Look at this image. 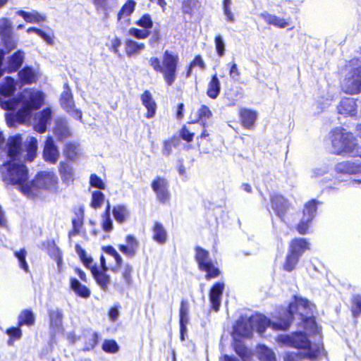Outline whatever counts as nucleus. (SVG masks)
<instances>
[{
  "label": "nucleus",
  "mask_w": 361,
  "mask_h": 361,
  "mask_svg": "<svg viewBox=\"0 0 361 361\" xmlns=\"http://www.w3.org/2000/svg\"><path fill=\"white\" fill-rule=\"evenodd\" d=\"M152 187L160 202L166 203L169 201L170 194L168 190V183L166 179L159 177L157 178L152 182Z\"/></svg>",
  "instance_id": "obj_11"
},
{
  "label": "nucleus",
  "mask_w": 361,
  "mask_h": 361,
  "mask_svg": "<svg viewBox=\"0 0 361 361\" xmlns=\"http://www.w3.org/2000/svg\"><path fill=\"white\" fill-rule=\"evenodd\" d=\"M311 221L310 219L302 216L300 222L297 226L298 233L301 235L305 234L310 228Z\"/></svg>",
  "instance_id": "obj_54"
},
{
  "label": "nucleus",
  "mask_w": 361,
  "mask_h": 361,
  "mask_svg": "<svg viewBox=\"0 0 361 361\" xmlns=\"http://www.w3.org/2000/svg\"><path fill=\"white\" fill-rule=\"evenodd\" d=\"M202 128V133L200 135V137H197V139H200V141L198 142V146L200 148V150L201 152L203 153H208L209 151V149L202 146L203 140H207L208 141H210V130L208 129L209 126V123H207V125H201Z\"/></svg>",
  "instance_id": "obj_45"
},
{
  "label": "nucleus",
  "mask_w": 361,
  "mask_h": 361,
  "mask_svg": "<svg viewBox=\"0 0 361 361\" xmlns=\"http://www.w3.org/2000/svg\"><path fill=\"white\" fill-rule=\"evenodd\" d=\"M221 90L220 81L216 75H214L208 83L207 94L211 99H216Z\"/></svg>",
  "instance_id": "obj_33"
},
{
  "label": "nucleus",
  "mask_w": 361,
  "mask_h": 361,
  "mask_svg": "<svg viewBox=\"0 0 361 361\" xmlns=\"http://www.w3.org/2000/svg\"><path fill=\"white\" fill-rule=\"evenodd\" d=\"M128 34L136 39H144L149 37L150 32L147 30L132 27L128 30Z\"/></svg>",
  "instance_id": "obj_52"
},
{
  "label": "nucleus",
  "mask_w": 361,
  "mask_h": 361,
  "mask_svg": "<svg viewBox=\"0 0 361 361\" xmlns=\"http://www.w3.org/2000/svg\"><path fill=\"white\" fill-rule=\"evenodd\" d=\"M28 146L27 147V159L31 161L34 159L37 148V140L36 138L31 137L27 140Z\"/></svg>",
  "instance_id": "obj_50"
},
{
  "label": "nucleus",
  "mask_w": 361,
  "mask_h": 361,
  "mask_svg": "<svg viewBox=\"0 0 361 361\" xmlns=\"http://www.w3.org/2000/svg\"><path fill=\"white\" fill-rule=\"evenodd\" d=\"M176 145V142L173 139L164 141L162 154L166 157L169 156L172 152L173 147H175Z\"/></svg>",
  "instance_id": "obj_57"
},
{
  "label": "nucleus",
  "mask_w": 361,
  "mask_h": 361,
  "mask_svg": "<svg viewBox=\"0 0 361 361\" xmlns=\"http://www.w3.org/2000/svg\"><path fill=\"white\" fill-rule=\"evenodd\" d=\"M35 324V316L33 312L29 310H23L18 316V325L32 326Z\"/></svg>",
  "instance_id": "obj_40"
},
{
  "label": "nucleus",
  "mask_w": 361,
  "mask_h": 361,
  "mask_svg": "<svg viewBox=\"0 0 361 361\" xmlns=\"http://www.w3.org/2000/svg\"><path fill=\"white\" fill-rule=\"evenodd\" d=\"M18 75L22 82L25 84L33 82L36 77L35 71L30 67H25L22 69L18 73Z\"/></svg>",
  "instance_id": "obj_43"
},
{
  "label": "nucleus",
  "mask_w": 361,
  "mask_h": 361,
  "mask_svg": "<svg viewBox=\"0 0 361 361\" xmlns=\"http://www.w3.org/2000/svg\"><path fill=\"white\" fill-rule=\"evenodd\" d=\"M137 26L143 27L145 30H149L153 26V21L149 14H144L139 20L135 23Z\"/></svg>",
  "instance_id": "obj_51"
},
{
  "label": "nucleus",
  "mask_w": 361,
  "mask_h": 361,
  "mask_svg": "<svg viewBox=\"0 0 361 361\" xmlns=\"http://www.w3.org/2000/svg\"><path fill=\"white\" fill-rule=\"evenodd\" d=\"M131 273H132V267L128 264L126 265L123 269L122 276H123V278L126 283L128 286H130L132 283Z\"/></svg>",
  "instance_id": "obj_63"
},
{
  "label": "nucleus",
  "mask_w": 361,
  "mask_h": 361,
  "mask_svg": "<svg viewBox=\"0 0 361 361\" xmlns=\"http://www.w3.org/2000/svg\"><path fill=\"white\" fill-rule=\"evenodd\" d=\"M112 214L116 221L123 224L129 217V211L124 205H117L113 208Z\"/></svg>",
  "instance_id": "obj_35"
},
{
  "label": "nucleus",
  "mask_w": 361,
  "mask_h": 361,
  "mask_svg": "<svg viewBox=\"0 0 361 361\" xmlns=\"http://www.w3.org/2000/svg\"><path fill=\"white\" fill-rule=\"evenodd\" d=\"M224 289V283H216L210 290L209 293V300L212 305V309L217 312L219 310L221 305V298Z\"/></svg>",
  "instance_id": "obj_16"
},
{
  "label": "nucleus",
  "mask_w": 361,
  "mask_h": 361,
  "mask_svg": "<svg viewBox=\"0 0 361 361\" xmlns=\"http://www.w3.org/2000/svg\"><path fill=\"white\" fill-rule=\"evenodd\" d=\"M92 2L97 10L106 12L109 8L108 0H92Z\"/></svg>",
  "instance_id": "obj_64"
},
{
  "label": "nucleus",
  "mask_w": 361,
  "mask_h": 361,
  "mask_svg": "<svg viewBox=\"0 0 361 361\" xmlns=\"http://www.w3.org/2000/svg\"><path fill=\"white\" fill-rule=\"evenodd\" d=\"M15 257L18 259L20 267L23 269L25 272L29 271V267L25 260L27 255V251L23 248L19 251H16L14 253Z\"/></svg>",
  "instance_id": "obj_48"
},
{
  "label": "nucleus",
  "mask_w": 361,
  "mask_h": 361,
  "mask_svg": "<svg viewBox=\"0 0 361 361\" xmlns=\"http://www.w3.org/2000/svg\"><path fill=\"white\" fill-rule=\"evenodd\" d=\"M105 252L115 259L116 264L119 267L122 263V258L120 255L117 252V251L112 246H107L104 248Z\"/></svg>",
  "instance_id": "obj_58"
},
{
  "label": "nucleus",
  "mask_w": 361,
  "mask_h": 361,
  "mask_svg": "<svg viewBox=\"0 0 361 361\" xmlns=\"http://www.w3.org/2000/svg\"><path fill=\"white\" fill-rule=\"evenodd\" d=\"M260 16L269 25H272L279 28H284L288 25V23L284 18L272 15L267 11L262 13Z\"/></svg>",
  "instance_id": "obj_30"
},
{
  "label": "nucleus",
  "mask_w": 361,
  "mask_h": 361,
  "mask_svg": "<svg viewBox=\"0 0 361 361\" xmlns=\"http://www.w3.org/2000/svg\"><path fill=\"white\" fill-rule=\"evenodd\" d=\"M337 172L345 173H356L361 172V164L355 161H342L336 165Z\"/></svg>",
  "instance_id": "obj_24"
},
{
  "label": "nucleus",
  "mask_w": 361,
  "mask_h": 361,
  "mask_svg": "<svg viewBox=\"0 0 361 361\" xmlns=\"http://www.w3.org/2000/svg\"><path fill=\"white\" fill-rule=\"evenodd\" d=\"M319 204V202L315 200H312L307 202L305 204V208L303 210V216L310 219V220L312 221L313 218L315 216L317 212V206Z\"/></svg>",
  "instance_id": "obj_42"
},
{
  "label": "nucleus",
  "mask_w": 361,
  "mask_h": 361,
  "mask_svg": "<svg viewBox=\"0 0 361 361\" xmlns=\"http://www.w3.org/2000/svg\"><path fill=\"white\" fill-rule=\"evenodd\" d=\"M329 171V168L326 165H322L318 167L314 168L311 171V177L312 178H318L324 174H326Z\"/></svg>",
  "instance_id": "obj_61"
},
{
  "label": "nucleus",
  "mask_w": 361,
  "mask_h": 361,
  "mask_svg": "<svg viewBox=\"0 0 361 361\" xmlns=\"http://www.w3.org/2000/svg\"><path fill=\"white\" fill-rule=\"evenodd\" d=\"M189 305L186 300H182L180 307V329L181 334V339L183 340V334L186 331V325L189 321L188 317Z\"/></svg>",
  "instance_id": "obj_28"
},
{
  "label": "nucleus",
  "mask_w": 361,
  "mask_h": 361,
  "mask_svg": "<svg viewBox=\"0 0 361 361\" xmlns=\"http://www.w3.org/2000/svg\"><path fill=\"white\" fill-rule=\"evenodd\" d=\"M126 245H119L120 251L128 257H134L139 246L138 241L134 236L128 235L126 238Z\"/></svg>",
  "instance_id": "obj_18"
},
{
  "label": "nucleus",
  "mask_w": 361,
  "mask_h": 361,
  "mask_svg": "<svg viewBox=\"0 0 361 361\" xmlns=\"http://www.w3.org/2000/svg\"><path fill=\"white\" fill-rule=\"evenodd\" d=\"M16 87L15 80L11 77H6L0 83V94L4 97H9L15 92Z\"/></svg>",
  "instance_id": "obj_32"
},
{
  "label": "nucleus",
  "mask_w": 361,
  "mask_h": 361,
  "mask_svg": "<svg viewBox=\"0 0 361 361\" xmlns=\"http://www.w3.org/2000/svg\"><path fill=\"white\" fill-rule=\"evenodd\" d=\"M195 259L198 263L200 270L206 271V279L209 280L216 278L219 275V270L215 267L209 257V252L197 247L196 248Z\"/></svg>",
  "instance_id": "obj_7"
},
{
  "label": "nucleus",
  "mask_w": 361,
  "mask_h": 361,
  "mask_svg": "<svg viewBox=\"0 0 361 361\" xmlns=\"http://www.w3.org/2000/svg\"><path fill=\"white\" fill-rule=\"evenodd\" d=\"M277 341L298 350V352L287 353L284 361H298L301 357L313 359L324 354L322 342L311 341L301 331L295 332L291 335H279Z\"/></svg>",
  "instance_id": "obj_3"
},
{
  "label": "nucleus",
  "mask_w": 361,
  "mask_h": 361,
  "mask_svg": "<svg viewBox=\"0 0 361 361\" xmlns=\"http://www.w3.org/2000/svg\"><path fill=\"white\" fill-rule=\"evenodd\" d=\"M198 119L197 121L200 125H207L209 123V120L212 117V112L206 105H201L197 110Z\"/></svg>",
  "instance_id": "obj_36"
},
{
  "label": "nucleus",
  "mask_w": 361,
  "mask_h": 361,
  "mask_svg": "<svg viewBox=\"0 0 361 361\" xmlns=\"http://www.w3.org/2000/svg\"><path fill=\"white\" fill-rule=\"evenodd\" d=\"M0 37L5 46L8 49H12L16 47L13 39L12 23L6 18L0 19Z\"/></svg>",
  "instance_id": "obj_10"
},
{
  "label": "nucleus",
  "mask_w": 361,
  "mask_h": 361,
  "mask_svg": "<svg viewBox=\"0 0 361 361\" xmlns=\"http://www.w3.org/2000/svg\"><path fill=\"white\" fill-rule=\"evenodd\" d=\"M242 125L247 129L252 128L257 117L256 111L243 108L239 112Z\"/></svg>",
  "instance_id": "obj_20"
},
{
  "label": "nucleus",
  "mask_w": 361,
  "mask_h": 361,
  "mask_svg": "<svg viewBox=\"0 0 361 361\" xmlns=\"http://www.w3.org/2000/svg\"><path fill=\"white\" fill-rule=\"evenodd\" d=\"M105 196L100 191H94L92 194L91 207L94 209L100 208L104 202Z\"/></svg>",
  "instance_id": "obj_49"
},
{
  "label": "nucleus",
  "mask_w": 361,
  "mask_h": 361,
  "mask_svg": "<svg viewBox=\"0 0 361 361\" xmlns=\"http://www.w3.org/2000/svg\"><path fill=\"white\" fill-rule=\"evenodd\" d=\"M49 315L51 327L56 330L59 329L62 325V312L58 309L51 310L49 312Z\"/></svg>",
  "instance_id": "obj_37"
},
{
  "label": "nucleus",
  "mask_w": 361,
  "mask_h": 361,
  "mask_svg": "<svg viewBox=\"0 0 361 361\" xmlns=\"http://www.w3.org/2000/svg\"><path fill=\"white\" fill-rule=\"evenodd\" d=\"M59 173L62 182L66 185L73 183L75 180V173L73 166L69 163L61 161L59 165Z\"/></svg>",
  "instance_id": "obj_14"
},
{
  "label": "nucleus",
  "mask_w": 361,
  "mask_h": 361,
  "mask_svg": "<svg viewBox=\"0 0 361 361\" xmlns=\"http://www.w3.org/2000/svg\"><path fill=\"white\" fill-rule=\"evenodd\" d=\"M235 353L242 358L243 361H248L250 357V350L240 341H235L234 343Z\"/></svg>",
  "instance_id": "obj_46"
},
{
  "label": "nucleus",
  "mask_w": 361,
  "mask_h": 361,
  "mask_svg": "<svg viewBox=\"0 0 361 361\" xmlns=\"http://www.w3.org/2000/svg\"><path fill=\"white\" fill-rule=\"evenodd\" d=\"M78 152L79 146L75 143L70 142L66 145L64 154L68 159L74 161L78 157Z\"/></svg>",
  "instance_id": "obj_47"
},
{
  "label": "nucleus",
  "mask_w": 361,
  "mask_h": 361,
  "mask_svg": "<svg viewBox=\"0 0 361 361\" xmlns=\"http://www.w3.org/2000/svg\"><path fill=\"white\" fill-rule=\"evenodd\" d=\"M300 258V257L288 250L283 269L287 271H292L295 268Z\"/></svg>",
  "instance_id": "obj_44"
},
{
  "label": "nucleus",
  "mask_w": 361,
  "mask_h": 361,
  "mask_svg": "<svg viewBox=\"0 0 361 361\" xmlns=\"http://www.w3.org/2000/svg\"><path fill=\"white\" fill-rule=\"evenodd\" d=\"M90 184L91 186L98 188V189H105V183L102 180L101 178H99L96 174H91L90 177Z\"/></svg>",
  "instance_id": "obj_56"
},
{
  "label": "nucleus",
  "mask_w": 361,
  "mask_h": 361,
  "mask_svg": "<svg viewBox=\"0 0 361 361\" xmlns=\"http://www.w3.org/2000/svg\"><path fill=\"white\" fill-rule=\"evenodd\" d=\"M215 46L217 54L219 56H223L225 53V43L220 35H216L215 37Z\"/></svg>",
  "instance_id": "obj_55"
},
{
  "label": "nucleus",
  "mask_w": 361,
  "mask_h": 361,
  "mask_svg": "<svg viewBox=\"0 0 361 361\" xmlns=\"http://www.w3.org/2000/svg\"><path fill=\"white\" fill-rule=\"evenodd\" d=\"M51 118V110L50 108H47L39 112L35 117V130L39 133H44L47 130V125L49 123Z\"/></svg>",
  "instance_id": "obj_12"
},
{
  "label": "nucleus",
  "mask_w": 361,
  "mask_h": 361,
  "mask_svg": "<svg viewBox=\"0 0 361 361\" xmlns=\"http://www.w3.org/2000/svg\"><path fill=\"white\" fill-rule=\"evenodd\" d=\"M273 321L262 314H256L250 318L247 322L239 321L234 326L233 334L241 337H250L252 331L255 329L259 334H262L267 327L272 329Z\"/></svg>",
  "instance_id": "obj_6"
},
{
  "label": "nucleus",
  "mask_w": 361,
  "mask_h": 361,
  "mask_svg": "<svg viewBox=\"0 0 361 361\" xmlns=\"http://www.w3.org/2000/svg\"><path fill=\"white\" fill-rule=\"evenodd\" d=\"M60 104L71 116L82 120V112L75 108L73 93L67 83L63 85V91L61 94Z\"/></svg>",
  "instance_id": "obj_8"
},
{
  "label": "nucleus",
  "mask_w": 361,
  "mask_h": 361,
  "mask_svg": "<svg viewBox=\"0 0 361 361\" xmlns=\"http://www.w3.org/2000/svg\"><path fill=\"white\" fill-rule=\"evenodd\" d=\"M71 288L78 296L82 298H87L90 295V290L76 279H71Z\"/></svg>",
  "instance_id": "obj_34"
},
{
  "label": "nucleus",
  "mask_w": 361,
  "mask_h": 361,
  "mask_svg": "<svg viewBox=\"0 0 361 361\" xmlns=\"http://www.w3.org/2000/svg\"><path fill=\"white\" fill-rule=\"evenodd\" d=\"M145 49L143 42H138L132 39H127L125 41V51L128 56H135L140 54Z\"/></svg>",
  "instance_id": "obj_21"
},
{
  "label": "nucleus",
  "mask_w": 361,
  "mask_h": 361,
  "mask_svg": "<svg viewBox=\"0 0 361 361\" xmlns=\"http://www.w3.org/2000/svg\"><path fill=\"white\" fill-rule=\"evenodd\" d=\"M54 133L60 140H63L71 135V132L66 119L60 118L56 120Z\"/></svg>",
  "instance_id": "obj_23"
},
{
  "label": "nucleus",
  "mask_w": 361,
  "mask_h": 361,
  "mask_svg": "<svg viewBox=\"0 0 361 361\" xmlns=\"http://www.w3.org/2000/svg\"><path fill=\"white\" fill-rule=\"evenodd\" d=\"M330 134L333 152L335 154L345 152L352 156L357 154L356 151L358 146L351 133L343 128H336L332 130Z\"/></svg>",
  "instance_id": "obj_5"
},
{
  "label": "nucleus",
  "mask_w": 361,
  "mask_h": 361,
  "mask_svg": "<svg viewBox=\"0 0 361 361\" xmlns=\"http://www.w3.org/2000/svg\"><path fill=\"white\" fill-rule=\"evenodd\" d=\"M24 60V53L18 51L13 56H11L8 61L7 65V69L8 72H15L22 65Z\"/></svg>",
  "instance_id": "obj_31"
},
{
  "label": "nucleus",
  "mask_w": 361,
  "mask_h": 361,
  "mask_svg": "<svg viewBox=\"0 0 361 361\" xmlns=\"http://www.w3.org/2000/svg\"><path fill=\"white\" fill-rule=\"evenodd\" d=\"M43 156L46 161L51 164L56 163L59 159V152L58 148L54 143V139L51 136L47 137Z\"/></svg>",
  "instance_id": "obj_13"
},
{
  "label": "nucleus",
  "mask_w": 361,
  "mask_h": 361,
  "mask_svg": "<svg viewBox=\"0 0 361 361\" xmlns=\"http://www.w3.org/2000/svg\"><path fill=\"white\" fill-rule=\"evenodd\" d=\"M91 272L98 285L103 290H106L110 283V276L104 270L99 271L97 267H91Z\"/></svg>",
  "instance_id": "obj_27"
},
{
  "label": "nucleus",
  "mask_w": 361,
  "mask_h": 361,
  "mask_svg": "<svg viewBox=\"0 0 361 361\" xmlns=\"http://www.w3.org/2000/svg\"><path fill=\"white\" fill-rule=\"evenodd\" d=\"M141 100L142 104L147 110L146 117L148 118H152L156 113V103L152 98V94L147 90L145 91L141 95Z\"/></svg>",
  "instance_id": "obj_25"
},
{
  "label": "nucleus",
  "mask_w": 361,
  "mask_h": 361,
  "mask_svg": "<svg viewBox=\"0 0 361 361\" xmlns=\"http://www.w3.org/2000/svg\"><path fill=\"white\" fill-rule=\"evenodd\" d=\"M257 353L261 361H276L274 352L264 345H259L257 348Z\"/></svg>",
  "instance_id": "obj_38"
},
{
  "label": "nucleus",
  "mask_w": 361,
  "mask_h": 361,
  "mask_svg": "<svg viewBox=\"0 0 361 361\" xmlns=\"http://www.w3.org/2000/svg\"><path fill=\"white\" fill-rule=\"evenodd\" d=\"M353 302L355 305L353 307V314L355 317H357L361 314V295H357L354 296Z\"/></svg>",
  "instance_id": "obj_60"
},
{
  "label": "nucleus",
  "mask_w": 361,
  "mask_h": 361,
  "mask_svg": "<svg viewBox=\"0 0 361 361\" xmlns=\"http://www.w3.org/2000/svg\"><path fill=\"white\" fill-rule=\"evenodd\" d=\"M315 307L306 299L295 297V301L289 305L288 309L279 313V317L276 321H273L272 329L286 331L290 326L293 317L298 315L302 322V326L306 333L312 334L314 336V342H322L320 329L317 326L313 313ZM302 334V332H301ZM307 337V336H305Z\"/></svg>",
  "instance_id": "obj_2"
},
{
  "label": "nucleus",
  "mask_w": 361,
  "mask_h": 361,
  "mask_svg": "<svg viewBox=\"0 0 361 361\" xmlns=\"http://www.w3.org/2000/svg\"><path fill=\"white\" fill-rule=\"evenodd\" d=\"M152 238L159 244H164L167 240V232L159 222H155L152 228Z\"/></svg>",
  "instance_id": "obj_29"
},
{
  "label": "nucleus",
  "mask_w": 361,
  "mask_h": 361,
  "mask_svg": "<svg viewBox=\"0 0 361 361\" xmlns=\"http://www.w3.org/2000/svg\"><path fill=\"white\" fill-rule=\"evenodd\" d=\"M102 349L105 352L114 353L118 350V346L115 341L106 340L102 345Z\"/></svg>",
  "instance_id": "obj_53"
},
{
  "label": "nucleus",
  "mask_w": 361,
  "mask_h": 361,
  "mask_svg": "<svg viewBox=\"0 0 361 361\" xmlns=\"http://www.w3.org/2000/svg\"><path fill=\"white\" fill-rule=\"evenodd\" d=\"M149 63L153 69L162 73L164 80L168 86H171L176 79L178 56L169 51H165L162 61L157 57H151Z\"/></svg>",
  "instance_id": "obj_4"
},
{
  "label": "nucleus",
  "mask_w": 361,
  "mask_h": 361,
  "mask_svg": "<svg viewBox=\"0 0 361 361\" xmlns=\"http://www.w3.org/2000/svg\"><path fill=\"white\" fill-rule=\"evenodd\" d=\"M271 201L272 209L275 211L276 215L281 219H283L289 209L290 204L283 197L279 195L272 196Z\"/></svg>",
  "instance_id": "obj_15"
},
{
  "label": "nucleus",
  "mask_w": 361,
  "mask_h": 361,
  "mask_svg": "<svg viewBox=\"0 0 361 361\" xmlns=\"http://www.w3.org/2000/svg\"><path fill=\"white\" fill-rule=\"evenodd\" d=\"M102 228L105 232H110L113 230V222L111 216H102Z\"/></svg>",
  "instance_id": "obj_59"
},
{
  "label": "nucleus",
  "mask_w": 361,
  "mask_h": 361,
  "mask_svg": "<svg viewBox=\"0 0 361 361\" xmlns=\"http://www.w3.org/2000/svg\"><path fill=\"white\" fill-rule=\"evenodd\" d=\"M343 92L354 94L361 92V67L354 69L342 82Z\"/></svg>",
  "instance_id": "obj_9"
},
{
  "label": "nucleus",
  "mask_w": 361,
  "mask_h": 361,
  "mask_svg": "<svg viewBox=\"0 0 361 361\" xmlns=\"http://www.w3.org/2000/svg\"><path fill=\"white\" fill-rule=\"evenodd\" d=\"M85 346L83 350H92L98 341V334L96 332H87L84 334Z\"/></svg>",
  "instance_id": "obj_41"
},
{
  "label": "nucleus",
  "mask_w": 361,
  "mask_h": 361,
  "mask_svg": "<svg viewBox=\"0 0 361 361\" xmlns=\"http://www.w3.org/2000/svg\"><path fill=\"white\" fill-rule=\"evenodd\" d=\"M309 249V243L305 239L295 238L291 240L288 250L301 257L302 254Z\"/></svg>",
  "instance_id": "obj_26"
},
{
  "label": "nucleus",
  "mask_w": 361,
  "mask_h": 361,
  "mask_svg": "<svg viewBox=\"0 0 361 361\" xmlns=\"http://www.w3.org/2000/svg\"><path fill=\"white\" fill-rule=\"evenodd\" d=\"M37 35L43 39L47 44H53L54 35L51 31L45 32L43 30H39V31H37Z\"/></svg>",
  "instance_id": "obj_62"
},
{
  "label": "nucleus",
  "mask_w": 361,
  "mask_h": 361,
  "mask_svg": "<svg viewBox=\"0 0 361 361\" xmlns=\"http://www.w3.org/2000/svg\"><path fill=\"white\" fill-rule=\"evenodd\" d=\"M338 111L346 116H355L357 114V104L353 98L343 99L338 106Z\"/></svg>",
  "instance_id": "obj_19"
},
{
  "label": "nucleus",
  "mask_w": 361,
  "mask_h": 361,
  "mask_svg": "<svg viewBox=\"0 0 361 361\" xmlns=\"http://www.w3.org/2000/svg\"><path fill=\"white\" fill-rule=\"evenodd\" d=\"M16 13L23 17L27 23H37L44 20V17L35 11L29 13L20 10Z\"/></svg>",
  "instance_id": "obj_39"
},
{
  "label": "nucleus",
  "mask_w": 361,
  "mask_h": 361,
  "mask_svg": "<svg viewBox=\"0 0 361 361\" xmlns=\"http://www.w3.org/2000/svg\"><path fill=\"white\" fill-rule=\"evenodd\" d=\"M3 180L11 185H17L19 190L27 197L34 199L40 190L55 191L58 185V177L52 171H42L37 173L35 180L27 181V169L23 164L9 161L1 168Z\"/></svg>",
  "instance_id": "obj_1"
},
{
  "label": "nucleus",
  "mask_w": 361,
  "mask_h": 361,
  "mask_svg": "<svg viewBox=\"0 0 361 361\" xmlns=\"http://www.w3.org/2000/svg\"><path fill=\"white\" fill-rule=\"evenodd\" d=\"M135 5L136 2L133 0L127 1L118 13V21L121 23L124 22L128 23L130 21L129 17L134 12Z\"/></svg>",
  "instance_id": "obj_22"
},
{
  "label": "nucleus",
  "mask_w": 361,
  "mask_h": 361,
  "mask_svg": "<svg viewBox=\"0 0 361 361\" xmlns=\"http://www.w3.org/2000/svg\"><path fill=\"white\" fill-rule=\"evenodd\" d=\"M22 138L19 135L10 137L8 140L7 154L11 159H16L22 151Z\"/></svg>",
  "instance_id": "obj_17"
}]
</instances>
